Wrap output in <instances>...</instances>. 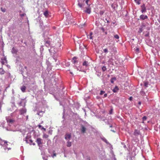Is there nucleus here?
<instances>
[{
  "label": "nucleus",
  "instance_id": "59",
  "mask_svg": "<svg viewBox=\"0 0 160 160\" xmlns=\"http://www.w3.org/2000/svg\"><path fill=\"white\" fill-rule=\"evenodd\" d=\"M43 121H42V122H41V124H42V123H43Z\"/></svg>",
  "mask_w": 160,
  "mask_h": 160
},
{
  "label": "nucleus",
  "instance_id": "30",
  "mask_svg": "<svg viewBox=\"0 0 160 160\" xmlns=\"http://www.w3.org/2000/svg\"><path fill=\"white\" fill-rule=\"evenodd\" d=\"M102 70L104 72L106 70V68L105 67V66H103L102 68Z\"/></svg>",
  "mask_w": 160,
  "mask_h": 160
},
{
  "label": "nucleus",
  "instance_id": "58",
  "mask_svg": "<svg viewBox=\"0 0 160 160\" xmlns=\"http://www.w3.org/2000/svg\"><path fill=\"white\" fill-rule=\"evenodd\" d=\"M26 117H27V119H28V116H26Z\"/></svg>",
  "mask_w": 160,
  "mask_h": 160
},
{
  "label": "nucleus",
  "instance_id": "33",
  "mask_svg": "<svg viewBox=\"0 0 160 160\" xmlns=\"http://www.w3.org/2000/svg\"><path fill=\"white\" fill-rule=\"evenodd\" d=\"M113 109L111 108V110L109 111V114H111L112 113Z\"/></svg>",
  "mask_w": 160,
  "mask_h": 160
},
{
  "label": "nucleus",
  "instance_id": "25",
  "mask_svg": "<svg viewBox=\"0 0 160 160\" xmlns=\"http://www.w3.org/2000/svg\"><path fill=\"white\" fill-rule=\"evenodd\" d=\"M134 1L137 4L139 5L140 4L141 0H134Z\"/></svg>",
  "mask_w": 160,
  "mask_h": 160
},
{
  "label": "nucleus",
  "instance_id": "17",
  "mask_svg": "<svg viewBox=\"0 0 160 160\" xmlns=\"http://www.w3.org/2000/svg\"><path fill=\"white\" fill-rule=\"evenodd\" d=\"M118 87L117 86H116L115 87L113 88L112 91H113L114 92H117L118 90Z\"/></svg>",
  "mask_w": 160,
  "mask_h": 160
},
{
  "label": "nucleus",
  "instance_id": "21",
  "mask_svg": "<svg viewBox=\"0 0 160 160\" xmlns=\"http://www.w3.org/2000/svg\"><path fill=\"white\" fill-rule=\"evenodd\" d=\"M5 73V71L2 68H0V74H3Z\"/></svg>",
  "mask_w": 160,
  "mask_h": 160
},
{
  "label": "nucleus",
  "instance_id": "60",
  "mask_svg": "<svg viewBox=\"0 0 160 160\" xmlns=\"http://www.w3.org/2000/svg\"><path fill=\"white\" fill-rule=\"evenodd\" d=\"M66 93V91H64V94H65V93Z\"/></svg>",
  "mask_w": 160,
  "mask_h": 160
},
{
  "label": "nucleus",
  "instance_id": "15",
  "mask_svg": "<svg viewBox=\"0 0 160 160\" xmlns=\"http://www.w3.org/2000/svg\"><path fill=\"white\" fill-rule=\"evenodd\" d=\"M101 139L103 141L105 142L107 144H108L110 145H111V144L108 142L107 140L105 138H104V137L102 138H101Z\"/></svg>",
  "mask_w": 160,
  "mask_h": 160
},
{
  "label": "nucleus",
  "instance_id": "12",
  "mask_svg": "<svg viewBox=\"0 0 160 160\" xmlns=\"http://www.w3.org/2000/svg\"><path fill=\"white\" fill-rule=\"evenodd\" d=\"M140 19L143 20L147 19L148 18V16L147 15H142L140 16Z\"/></svg>",
  "mask_w": 160,
  "mask_h": 160
},
{
  "label": "nucleus",
  "instance_id": "42",
  "mask_svg": "<svg viewBox=\"0 0 160 160\" xmlns=\"http://www.w3.org/2000/svg\"><path fill=\"white\" fill-rule=\"evenodd\" d=\"M139 51V49L138 48H137L135 49V51L136 52H138Z\"/></svg>",
  "mask_w": 160,
  "mask_h": 160
},
{
  "label": "nucleus",
  "instance_id": "52",
  "mask_svg": "<svg viewBox=\"0 0 160 160\" xmlns=\"http://www.w3.org/2000/svg\"><path fill=\"white\" fill-rule=\"evenodd\" d=\"M39 103H40V104H42V102H39Z\"/></svg>",
  "mask_w": 160,
  "mask_h": 160
},
{
  "label": "nucleus",
  "instance_id": "61",
  "mask_svg": "<svg viewBox=\"0 0 160 160\" xmlns=\"http://www.w3.org/2000/svg\"><path fill=\"white\" fill-rule=\"evenodd\" d=\"M105 34H107V32H105Z\"/></svg>",
  "mask_w": 160,
  "mask_h": 160
},
{
  "label": "nucleus",
  "instance_id": "37",
  "mask_svg": "<svg viewBox=\"0 0 160 160\" xmlns=\"http://www.w3.org/2000/svg\"><path fill=\"white\" fill-rule=\"evenodd\" d=\"M42 112H43L42 111H39L38 112L37 114L40 116H42V115H41L40 113Z\"/></svg>",
  "mask_w": 160,
  "mask_h": 160
},
{
  "label": "nucleus",
  "instance_id": "22",
  "mask_svg": "<svg viewBox=\"0 0 160 160\" xmlns=\"http://www.w3.org/2000/svg\"><path fill=\"white\" fill-rule=\"evenodd\" d=\"M85 12L88 14H90L91 13V9L89 8H87Z\"/></svg>",
  "mask_w": 160,
  "mask_h": 160
},
{
  "label": "nucleus",
  "instance_id": "47",
  "mask_svg": "<svg viewBox=\"0 0 160 160\" xmlns=\"http://www.w3.org/2000/svg\"><path fill=\"white\" fill-rule=\"evenodd\" d=\"M1 101H0V110H1Z\"/></svg>",
  "mask_w": 160,
  "mask_h": 160
},
{
  "label": "nucleus",
  "instance_id": "18",
  "mask_svg": "<svg viewBox=\"0 0 160 160\" xmlns=\"http://www.w3.org/2000/svg\"><path fill=\"white\" fill-rule=\"evenodd\" d=\"M44 15L46 17H48L49 15L48 12V11H46L44 13Z\"/></svg>",
  "mask_w": 160,
  "mask_h": 160
},
{
  "label": "nucleus",
  "instance_id": "4",
  "mask_svg": "<svg viewBox=\"0 0 160 160\" xmlns=\"http://www.w3.org/2000/svg\"><path fill=\"white\" fill-rule=\"evenodd\" d=\"M25 141H26L27 143H29L30 145H35V143H33L31 139V137L28 134H27V136L25 138Z\"/></svg>",
  "mask_w": 160,
  "mask_h": 160
},
{
  "label": "nucleus",
  "instance_id": "9",
  "mask_svg": "<svg viewBox=\"0 0 160 160\" xmlns=\"http://www.w3.org/2000/svg\"><path fill=\"white\" fill-rule=\"evenodd\" d=\"M141 133L140 132V131L139 130H138L137 129H135L134 130V132H133V135L136 136H138V135H140Z\"/></svg>",
  "mask_w": 160,
  "mask_h": 160
},
{
  "label": "nucleus",
  "instance_id": "34",
  "mask_svg": "<svg viewBox=\"0 0 160 160\" xmlns=\"http://www.w3.org/2000/svg\"><path fill=\"white\" fill-rule=\"evenodd\" d=\"M105 92L103 91H101L100 93V95H102L103 94H104Z\"/></svg>",
  "mask_w": 160,
  "mask_h": 160
},
{
  "label": "nucleus",
  "instance_id": "57",
  "mask_svg": "<svg viewBox=\"0 0 160 160\" xmlns=\"http://www.w3.org/2000/svg\"><path fill=\"white\" fill-rule=\"evenodd\" d=\"M111 82L112 83H113V81L111 80Z\"/></svg>",
  "mask_w": 160,
  "mask_h": 160
},
{
  "label": "nucleus",
  "instance_id": "13",
  "mask_svg": "<svg viewBox=\"0 0 160 160\" xmlns=\"http://www.w3.org/2000/svg\"><path fill=\"white\" fill-rule=\"evenodd\" d=\"M110 148L111 149V152L112 153V157L113 158V159L112 160H117L116 158H115V155L113 153L112 150V149H113L112 146V145L111 146Z\"/></svg>",
  "mask_w": 160,
  "mask_h": 160
},
{
  "label": "nucleus",
  "instance_id": "23",
  "mask_svg": "<svg viewBox=\"0 0 160 160\" xmlns=\"http://www.w3.org/2000/svg\"><path fill=\"white\" fill-rule=\"evenodd\" d=\"M82 65L83 66H85L86 67L87 66H88V62L86 61H84L82 63Z\"/></svg>",
  "mask_w": 160,
  "mask_h": 160
},
{
  "label": "nucleus",
  "instance_id": "20",
  "mask_svg": "<svg viewBox=\"0 0 160 160\" xmlns=\"http://www.w3.org/2000/svg\"><path fill=\"white\" fill-rule=\"evenodd\" d=\"M67 141V146L68 147H70L72 145L71 142L69 141V140H68Z\"/></svg>",
  "mask_w": 160,
  "mask_h": 160
},
{
  "label": "nucleus",
  "instance_id": "26",
  "mask_svg": "<svg viewBox=\"0 0 160 160\" xmlns=\"http://www.w3.org/2000/svg\"><path fill=\"white\" fill-rule=\"evenodd\" d=\"M1 11L2 12H6V9L4 8H3L2 7L1 8Z\"/></svg>",
  "mask_w": 160,
  "mask_h": 160
},
{
  "label": "nucleus",
  "instance_id": "44",
  "mask_svg": "<svg viewBox=\"0 0 160 160\" xmlns=\"http://www.w3.org/2000/svg\"><path fill=\"white\" fill-rule=\"evenodd\" d=\"M87 160H90V157H88L87 158Z\"/></svg>",
  "mask_w": 160,
  "mask_h": 160
},
{
  "label": "nucleus",
  "instance_id": "56",
  "mask_svg": "<svg viewBox=\"0 0 160 160\" xmlns=\"http://www.w3.org/2000/svg\"><path fill=\"white\" fill-rule=\"evenodd\" d=\"M116 101H114V100H113V101H112V102L113 103V102H116Z\"/></svg>",
  "mask_w": 160,
  "mask_h": 160
},
{
  "label": "nucleus",
  "instance_id": "28",
  "mask_svg": "<svg viewBox=\"0 0 160 160\" xmlns=\"http://www.w3.org/2000/svg\"><path fill=\"white\" fill-rule=\"evenodd\" d=\"M77 58L75 57H74L73 58V63H75L76 62H77Z\"/></svg>",
  "mask_w": 160,
  "mask_h": 160
},
{
  "label": "nucleus",
  "instance_id": "24",
  "mask_svg": "<svg viewBox=\"0 0 160 160\" xmlns=\"http://www.w3.org/2000/svg\"><path fill=\"white\" fill-rule=\"evenodd\" d=\"M147 119V117L146 116H144L142 118V120L143 121V122H142V123H144V121L146 120Z\"/></svg>",
  "mask_w": 160,
  "mask_h": 160
},
{
  "label": "nucleus",
  "instance_id": "63",
  "mask_svg": "<svg viewBox=\"0 0 160 160\" xmlns=\"http://www.w3.org/2000/svg\"><path fill=\"white\" fill-rule=\"evenodd\" d=\"M112 127V125H110V127Z\"/></svg>",
  "mask_w": 160,
  "mask_h": 160
},
{
  "label": "nucleus",
  "instance_id": "55",
  "mask_svg": "<svg viewBox=\"0 0 160 160\" xmlns=\"http://www.w3.org/2000/svg\"><path fill=\"white\" fill-rule=\"evenodd\" d=\"M88 101V100H87V101H86V102L87 103H88V101Z\"/></svg>",
  "mask_w": 160,
  "mask_h": 160
},
{
  "label": "nucleus",
  "instance_id": "5",
  "mask_svg": "<svg viewBox=\"0 0 160 160\" xmlns=\"http://www.w3.org/2000/svg\"><path fill=\"white\" fill-rule=\"evenodd\" d=\"M36 142L39 147V149H41V148L42 147V139L40 138H37Z\"/></svg>",
  "mask_w": 160,
  "mask_h": 160
},
{
  "label": "nucleus",
  "instance_id": "11",
  "mask_svg": "<svg viewBox=\"0 0 160 160\" xmlns=\"http://www.w3.org/2000/svg\"><path fill=\"white\" fill-rule=\"evenodd\" d=\"M18 52V50L16 48H15L14 47L12 48V53L13 54H16Z\"/></svg>",
  "mask_w": 160,
  "mask_h": 160
},
{
  "label": "nucleus",
  "instance_id": "32",
  "mask_svg": "<svg viewBox=\"0 0 160 160\" xmlns=\"http://www.w3.org/2000/svg\"><path fill=\"white\" fill-rule=\"evenodd\" d=\"M114 37L116 39H119V36L118 35H115L114 36Z\"/></svg>",
  "mask_w": 160,
  "mask_h": 160
},
{
  "label": "nucleus",
  "instance_id": "50",
  "mask_svg": "<svg viewBox=\"0 0 160 160\" xmlns=\"http://www.w3.org/2000/svg\"><path fill=\"white\" fill-rule=\"evenodd\" d=\"M141 102L140 101H139L138 102V104L139 105H140L141 104Z\"/></svg>",
  "mask_w": 160,
  "mask_h": 160
},
{
  "label": "nucleus",
  "instance_id": "54",
  "mask_svg": "<svg viewBox=\"0 0 160 160\" xmlns=\"http://www.w3.org/2000/svg\"><path fill=\"white\" fill-rule=\"evenodd\" d=\"M42 107H44L42 106H40L39 107V108H42Z\"/></svg>",
  "mask_w": 160,
  "mask_h": 160
},
{
  "label": "nucleus",
  "instance_id": "10",
  "mask_svg": "<svg viewBox=\"0 0 160 160\" xmlns=\"http://www.w3.org/2000/svg\"><path fill=\"white\" fill-rule=\"evenodd\" d=\"M6 119L7 120V122L11 124L14 121V120L13 119L9 118H6Z\"/></svg>",
  "mask_w": 160,
  "mask_h": 160
},
{
  "label": "nucleus",
  "instance_id": "40",
  "mask_svg": "<svg viewBox=\"0 0 160 160\" xmlns=\"http://www.w3.org/2000/svg\"><path fill=\"white\" fill-rule=\"evenodd\" d=\"M12 107H15V103H14V102H12Z\"/></svg>",
  "mask_w": 160,
  "mask_h": 160
},
{
  "label": "nucleus",
  "instance_id": "62",
  "mask_svg": "<svg viewBox=\"0 0 160 160\" xmlns=\"http://www.w3.org/2000/svg\"><path fill=\"white\" fill-rule=\"evenodd\" d=\"M77 104H78V106H79V103H77Z\"/></svg>",
  "mask_w": 160,
  "mask_h": 160
},
{
  "label": "nucleus",
  "instance_id": "36",
  "mask_svg": "<svg viewBox=\"0 0 160 160\" xmlns=\"http://www.w3.org/2000/svg\"><path fill=\"white\" fill-rule=\"evenodd\" d=\"M103 51L105 53H107L108 52V50L107 48H105L103 50Z\"/></svg>",
  "mask_w": 160,
  "mask_h": 160
},
{
  "label": "nucleus",
  "instance_id": "6",
  "mask_svg": "<svg viewBox=\"0 0 160 160\" xmlns=\"http://www.w3.org/2000/svg\"><path fill=\"white\" fill-rule=\"evenodd\" d=\"M71 138V133H67L65 135V139L66 141L70 140Z\"/></svg>",
  "mask_w": 160,
  "mask_h": 160
},
{
  "label": "nucleus",
  "instance_id": "1",
  "mask_svg": "<svg viewBox=\"0 0 160 160\" xmlns=\"http://www.w3.org/2000/svg\"><path fill=\"white\" fill-rule=\"evenodd\" d=\"M89 126V124L85 121H82L81 124V131L82 133H85L87 128Z\"/></svg>",
  "mask_w": 160,
  "mask_h": 160
},
{
  "label": "nucleus",
  "instance_id": "64",
  "mask_svg": "<svg viewBox=\"0 0 160 160\" xmlns=\"http://www.w3.org/2000/svg\"><path fill=\"white\" fill-rule=\"evenodd\" d=\"M159 128L160 129V125H159Z\"/></svg>",
  "mask_w": 160,
  "mask_h": 160
},
{
  "label": "nucleus",
  "instance_id": "35",
  "mask_svg": "<svg viewBox=\"0 0 160 160\" xmlns=\"http://www.w3.org/2000/svg\"><path fill=\"white\" fill-rule=\"evenodd\" d=\"M42 158L43 159V160H48L47 157H45L44 156H42Z\"/></svg>",
  "mask_w": 160,
  "mask_h": 160
},
{
  "label": "nucleus",
  "instance_id": "53",
  "mask_svg": "<svg viewBox=\"0 0 160 160\" xmlns=\"http://www.w3.org/2000/svg\"><path fill=\"white\" fill-rule=\"evenodd\" d=\"M116 105L118 106V107H120L121 106L119 104H116Z\"/></svg>",
  "mask_w": 160,
  "mask_h": 160
},
{
  "label": "nucleus",
  "instance_id": "2",
  "mask_svg": "<svg viewBox=\"0 0 160 160\" xmlns=\"http://www.w3.org/2000/svg\"><path fill=\"white\" fill-rule=\"evenodd\" d=\"M27 110L25 108H23L19 110H16L15 112L13 113V115L15 116L16 118H18V114H23L26 113Z\"/></svg>",
  "mask_w": 160,
  "mask_h": 160
},
{
  "label": "nucleus",
  "instance_id": "38",
  "mask_svg": "<svg viewBox=\"0 0 160 160\" xmlns=\"http://www.w3.org/2000/svg\"><path fill=\"white\" fill-rule=\"evenodd\" d=\"M25 15H26L25 13H23V14H20V16L21 17H23L24 16H25Z\"/></svg>",
  "mask_w": 160,
  "mask_h": 160
},
{
  "label": "nucleus",
  "instance_id": "3",
  "mask_svg": "<svg viewBox=\"0 0 160 160\" xmlns=\"http://www.w3.org/2000/svg\"><path fill=\"white\" fill-rule=\"evenodd\" d=\"M8 142L6 141L3 140L0 138V145L2 146V147L5 151H8L10 150L11 148H8L7 147Z\"/></svg>",
  "mask_w": 160,
  "mask_h": 160
},
{
  "label": "nucleus",
  "instance_id": "16",
  "mask_svg": "<svg viewBox=\"0 0 160 160\" xmlns=\"http://www.w3.org/2000/svg\"><path fill=\"white\" fill-rule=\"evenodd\" d=\"M38 128L41 130H43L44 131H46V129L44 128L43 127H42V125L40 124H39L38 125Z\"/></svg>",
  "mask_w": 160,
  "mask_h": 160
},
{
  "label": "nucleus",
  "instance_id": "29",
  "mask_svg": "<svg viewBox=\"0 0 160 160\" xmlns=\"http://www.w3.org/2000/svg\"><path fill=\"white\" fill-rule=\"evenodd\" d=\"M143 31L142 28H139V30L138 31V32L139 33H141Z\"/></svg>",
  "mask_w": 160,
  "mask_h": 160
},
{
  "label": "nucleus",
  "instance_id": "46",
  "mask_svg": "<svg viewBox=\"0 0 160 160\" xmlns=\"http://www.w3.org/2000/svg\"><path fill=\"white\" fill-rule=\"evenodd\" d=\"M132 97H130L129 98V100H132Z\"/></svg>",
  "mask_w": 160,
  "mask_h": 160
},
{
  "label": "nucleus",
  "instance_id": "41",
  "mask_svg": "<svg viewBox=\"0 0 160 160\" xmlns=\"http://www.w3.org/2000/svg\"><path fill=\"white\" fill-rule=\"evenodd\" d=\"M107 93H104V96L103 97V98L106 97H107Z\"/></svg>",
  "mask_w": 160,
  "mask_h": 160
},
{
  "label": "nucleus",
  "instance_id": "14",
  "mask_svg": "<svg viewBox=\"0 0 160 160\" xmlns=\"http://www.w3.org/2000/svg\"><path fill=\"white\" fill-rule=\"evenodd\" d=\"M142 10L141 12L142 13L145 12L146 11V8L144 5H143L141 6Z\"/></svg>",
  "mask_w": 160,
  "mask_h": 160
},
{
  "label": "nucleus",
  "instance_id": "7",
  "mask_svg": "<svg viewBox=\"0 0 160 160\" xmlns=\"http://www.w3.org/2000/svg\"><path fill=\"white\" fill-rule=\"evenodd\" d=\"M26 102L25 101H19L18 103L19 106L25 107V106Z\"/></svg>",
  "mask_w": 160,
  "mask_h": 160
},
{
  "label": "nucleus",
  "instance_id": "49",
  "mask_svg": "<svg viewBox=\"0 0 160 160\" xmlns=\"http://www.w3.org/2000/svg\"><path fill=\"white\" fill-rule=\"evenodd\" d=\"M88 0H87L86 1V3L87 4H88Z\"/></svg>",
  "mask_w": 160,
  "mask_h": 160
},
{
  "label": "nucleus",
  "instance_id": "8",
  "mask_svg": "<svg viewBox=\"0 0 160 160\" xmlns=\"http://www.w3.org/2000/svg\"><path fill=\"white\" fill-rule=\"evenodd\" d=\"M84 0H79L78 1V5L80 7L82 8L84 5Z\"/></svg>",
  "mask_w": 160,
  "mask_h": 160
},
{
  "label": "nucleus",
  "instance_id": "48",
  "mask_svg": "<svg viewBox=\"0 0 160 160\" xmlns=\"http://www.w3.org/2000/svg\"><path fill=\"white\" fill-rule=\"evenodd\" d=\"M56 156V154H55V153H54V154H53V156H52V157H53V158H54V156Z\"/></svg>",
  "mask_w": 160,
  "mask_h": 160
},
{
  "label": "nucleus",
  "instance_id": "27",
  "mask_svg": "<svg viewBox=\"0 0 160 160\" xmlns=\"http://www.w3.org/2000/svg\"><path fill=\"white\" fill-rule=\"evenodd\" d=\"M48 137V135L46 134H44L43 136V138H47Z\"/></svg>",
  "mask_w": 160,
  "mask_h": 160
},
{
  "label": "nucleus",
  "instance_id": "45",
  "mask_svg": "<svg viewBox=\"0 0 160 160\" xmlns=\"http://www.w3.org/2000/svg\"><path fill=\"white\" fill-rule=\"evenodd\" d=\"M61 101H60V105H62V103L63 102H61Z\"/></svg>",
  "mask_w": 160,
  "mask_h": 160
},
{
  "label": "nucleus",
  "instance_id": "31",
  "mask_svg": "<svg viewBox=\"0 0 160 160\" xmlns=\"http://www.w3.org/2000/svg\"><path fill=\"white\" fill-rule=\"evenodd\" d=\"M92 32H91L90 33V37H89V38L90 39H92Z\"/></svg>",
  "mask_w": 160,
  "mask_h": 160
},
{
  "label": "nucleus",
  "instance_id": "43",
  "mask_svg": "<svg viewBox=\"0 0 160 160\" xmlns=\"http://www.w3.org/2000/svg\"><path fill=\"white\" fill-rule=\"evenodd\" d=\"M101 29L102 30V31L104 32V29L103 28H102Z\"/></svg>",
  "mask_w": 160,
  "mask_h": 160
},
{
  "label": "nucleus",
  "instance_id": "19",
  "mask_svg": "<svg viewBox=\"0 0 160 160\" xmlns=\"http://www.w3.org/2000/svg\"><path fill=\"white\" fill-rule=\"evenodd\" d=\"M26 89V87L25 86H22L21 88V90L23 92H25Z\"/></svg>",
  "mask_w": 160,
  "mask_h": 160
},
{
  "label": "nucleus",
  "instance_id": "51",
  "mask_svg": "<svg viewBox=\"0 0 160 160\" xmlns=\"http://www.w3.org/2000/svg\"><path fill=\"white\" fill-rule=\"evenodd\" d=\"M111 131L113 132H115V131L114 130H112V129L111 130Z\"/></svg>",
  "mask_w": 160,
  "mask_h": 160
},
{
  "label": "nucleus",
  "instance_id": "39",
  "mask_svg": "<svg viewBox=\"0 0 160 160\" xmlns=\"http://www.w3.org/2000/svg\"><path fill=\"white\" fill-rule=\"evenodd\" d=\"M144 85L145 87H147L148 85V83L147 82H146L144 83Z\"/></svg>",
  "mask_w": 160,
  "mask_h": 160
}]
</instances>
